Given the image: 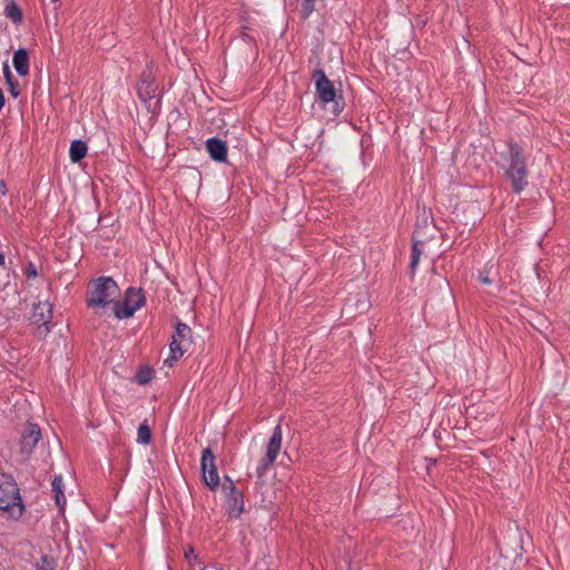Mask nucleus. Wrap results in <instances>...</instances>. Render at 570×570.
I'll list each match as a JSON object with an SVG mask.
<instances>
[{"label": "nucleus", "instance_id": "cd10ccee", "mask_svg": "<svg viewBox=\"0 0 570 570\" xmlns=\"http://www.w3.org/2000/svg\"><path fill=\"white\" fill-rule=\"evenodd\" d=\"M24 274L28 278H35L38 275L37 268L33 263H29L24 269Z\"/></svg>", "mask_w": 570, "mask_h": 570}, {"label": "nucleus", "instance_id": "39448f33", "mask_svg": "<svg viewBox=\"0 0 570 570\" xmlns=\"http://www.w3.org/2000/svg\"><path fill=\"white\" fill-rule=\"evenodd\" d=\"M283 441V433L281 425L274 428L273 434L266 448V455L262 459L259 465L256 469L258 478H263L266 471L272 466L281 451Z\"/></svg>", "mask_w": 570, "mask_h": 570}, {"label": "nucleus", "instance_id": "393cba45", "mask_svg": "<svg viewBox=\"0 0 570 570\" xmlns=\"http://www.w3.org/2000/svg\"><path fill=\"white\" fill-rule=\"evenodd\" d=\"M6 16L10 18L12 21L18 22L21 20L20 9L14 4L10 3L6 7Z\"/></svg>", "mask_w": 570, "mask_h": 570}, {"label": "nucleus", "instance_id": "bb28decb", "mask_svg": "<svg viewBox=\"0 0 570 570\" xmlns=\"http://www.w3.org/2000/svg\"><path fill=\"white\" fill-rule=\"evenodd\" d=\"M185 558L187 559L191 567H195V562L198 560L193 548H188L185 551Z\"/></svg>", "mask_w": 570, "mask_h": 570}, {"label": "nucleus", "instance_id": "ddd939ff", "mask_svg": "<svg viewBox=\"0 0 570 570\" xmlns=\"http://www.w3.org/2000/svg\"><path fill=\"white\" fill-rule=\"evenodd\" d=\"M137 90H138L139 97L145 101L148 99H151L154 97L156 86L154 85V82L150 79V72L148 75H146V73L142 75V77L138 83Z\"/></svg>", "mask_w": 570, "mask_h": 570}, {"label": "nucleus", "instance_id": "dca6fc26", "mask_svg": "<svg viewBox=\"0 0 570 570\" xmlns=\"http://www.w3.org/2000/svg\"><path fill=\"white\" fill-rule=\"evenodd\" d=\"M87 145L82 140H73L70 145L69 157L72 163H78L87 155Z\"/></svg>", "mask_w": 570, "mask_h": 570}, {"label": "nucleus", "instance_id": "20e7f679", "mask_svg": "<svg viewBox=\"0 0 570 570\" xmlns=\"http://www.w3.org/2000/svg\"><path fill=\"white\" fill-rule=\"evenodd\" d=\"M145 303V295L141 289L129 287L125 293L124 302H116L112 313L118 320L131 317Z\"/></svg>", "mask_w": 570, "mask_h": 570}, {"label": "nucleus", "instance_id": "f3484780", "mask_svg": "<svg viewBox=\"0 0 570 570\" xmlns=\"http://www.w3.org/2000/svg\"><path fill=\"white\" fill-rule=\"evenodd\" d=\"M176 340L183 341V345H190L191 343V330L185 323L178 322L176 331L173 334Z\"/></svg>", "mask_w": 570, "mask_h": 570}, {"label": "nucleus", "instance_id": "7ed1b4c3", "mask_svg": "<svg viewBox=\"0 0 570 570\" xmlns=\"http://www.w3.org/2000/svg\"><path fill=\"white\" fill-rule=\"evenodd\" d=\"M0 510L6 511L14 520L20 519L24 512L18 484L7 473H0Z\"/></svg>", "mask_w": 570, "mask_h": 570}, {"label": "nucleus", "instance_id": "6ab92c4d", "mask_svg": "<svg viewBox=\"0 0 570 570\" xmlns=\"http://www.w3.org/2000/svg\"><path fill=\"white\" fill-rule=\"evenodd\" d=\"M3 73H4V78H6V81L9 86V91L10 94L16 98L20 95V88H19V83L18 81L13 78L11 71H10V68L7 63H4L3 66Z\"/></svg>", "mask_w": 570, "mask_h": 570}, {"label": "nucleus", "instance_id": "a211bd4d", "mask_svg": "<svg viewBox=\"0 0 570 570\" xmlns=\"http://www.w3.org/2000/svg\"><path fill=\"white\" fill-rule=\"evenodd\" d=\"M423 242L420 239V233L416 230L413 234V246H412V259H411V268L412 271L416 267L420 261V256L422 254V246Z\"/></svg>", "mask_w": 570, "mask_h": 570}, {"label": "nucleus", "instance_id": "6e6552de", "mask_svg": "<svg viewBox=\"0 0 570 570\" xmlns=\"http://www.w3.org/2000/svg\"><path fill=\"white\" fill-rule=\"evenodd\" d=\"M312 79L315 82L316 94L321 102L326 105L335 100L336 92L334 85L322 69L314 70Z\"/></svg>", "mask_w": 570, "mask_h": 570}, {"label": "nucleus", "instance_id": "423d86ee", "mask_svg": "<svg viewBox=\"0 0 570 570\" xmlns=\"http://www.w3.org/2000/svg\"><path fill=\"white\" fill-rule=\"evenodd\" d=\"M222 488L226 495L228 515L234 519L239 518L244 511L243 493L228 476L225 478Z\"/></svg>", "mask_w": 570, "mask_h": 570}, {"label": "nucleus", "instance_id": "473e14b6", "mask_svg": "<svg viewBox=\"0 0 570 570\" xmlns=\"http://www.w3.org/2000/svg\"><path fill=\"white\" fill-rule=\"evenodd\" d=\"M4 264V255L0 253V266Z\"/></svg>", "mask_w": 570, "mask_h": 570}, {"label": "nucleus", "instance_id": "aec40b11", "mask_svg": "<svg viewBox=\"0 0 570 570\" xmlns=\"http://www.w3.org/2000/svg\"><path fill=\"white\" fill-rule=\"evenodd\" d=\"M316 0H297L299 16L302 19H307L315 9Z\"/></svg>", "mask_w": 570, "mask_h": 570}, {"label": "nucleus", "instance_id": "b1692460", "mask_svg": "<svg viewBox=\"0 0 570 570\" xmlns=\"http://www.w3.org/2000/svg\"><path fill=\"white\" fill-rule=\"evenodd\" d=\"M239 22L242 24L243 35L246 36V31L250 30L252 18L247 9H242L239 12Z\"/></svg>", "mask_w": 570, "mask_h": 570}, {"label": "nucleus", "instance_id": "c85d7f7f", "mask_svg": "<svg viewBox=\"0 0 570 570\" xmlns=\"http://www.w3.org/2000/svg\"><path fill=\"white\" fill-rule=\"evenodd\" d=\"M361 296H362V298H360V299L357 301V304H358V306H357V307H358L361 311H364V309H366V307H367V299H366V295H365V294H362Z\"/></svg>", "mask_w": 570, "mask_h": 570}, {"label": "nucleus", "instance_id": "9d476101", "mask_svg": "<svg viewBox=\"0 0 570 570\" xmlns=\"http://www.w3.org/2000/svg\"><path fill=\"white\" fill-rule=\"evenodd\" d=\"M205 146L213 160L217 163H225L227 160V145L224 140L212 137L206 140Z\"/></svg>", "mask_w": 570, "mask_h": 570}, {"label": "nucleus", "instance_id": "0eeeda50", "mask_svg": "<svg viewBox=\"0 0 570 570\" xmlns=\"http://www.w3.org/2000/svg\"><path fill=\"white\" fill-rule=\"evenodd\" d=\"M202 473L205 484L214 490L219 485V475L216 468V458L209 448L202 452Z\"/></svg>", "mask_w": 570, "mask_h": 570}, {"label": "nucleus", "instance_id": "412c9836", "mask_svg": "<svg viewBox=\"0 0 570 570\" xmlns=\"http://www.w3.org/2000/svg\"><path fill=\"white\" fill-rule=\"evenodd\" d=\"M137 441L141 444H149L151 441V431L146 422L141 423L138 428Z\"/></svg>", "mask_w": 570, "mask_h": 570}, {"label": "nucleus", "instance_id": "f257e3e1", "mask_svg": "<svg viewBox=\"0 0 570 570\" xmlns=\"http://www.w3.org/2000/svg\"><path fill=\"white\" fill-rule=\"evenodd\" d=\"M120 288L111 277H99L94 281L87 292V305L98 316L107 314V307L118 302Z\"/></svg>", "mask_w": 570, "mask_h": 570}, {"label": "nucleus", "instance_id": "2f4dec72", "mask_svg": "<svg viewBox=\"0 0 570 570\" xmlns=\"http://www.w3.org/2000/svg\"><path fill=\"white\" fill-rule=\"evenodd\" d=\"M202 570H223V569L212 566V567H205Z\"/></svg>", "mask_w": 570, "mask_h": 570}, {"label": "nucleus", "instance_id": "a878e982", "mask_svg": "<svg viewBox=\"0 0 570 570\" xmlns=\"http://www.w3.org/2000/svg\"><path fill=\"white\" fill-rule=\"evenodd\" d=\"M151 380L150 371H141L137 375V381L139 384H146Z\"/></svg>", "mask_w": 570, "mask_h": 570}, {"label": "nucleus", "instance_id": "5701e85b", "mask_svg": "<svg viewBox=\"0 0 570 570\" xmlns=\"http://www.w3.org/2000/svg\"><path fill=\"white\" fill-rule=\"evenodd\" d=\"M495 268V264L492 263V262H489L484 269L482 272H480L479 274V279L485 284V285H491L493 283V279L490 277V273L491 271Z\"/></svg>", "mask_w": 570, "mask_h": 570}, {"label": "nucleus", "instance_id": "1a4fd4ad", "mask_svg": "<svg viewBox=\"0 0 570 570\" xmlns=\"http://www.w3.org/2000/svg\"><path fill=\"white\" fill-rule=\"evenodd\" d=\"M41 438L40 428L37 424L29 423L19 441V454L22 460H27Z\"/></svg>", "mask_w": 570, "mask_h": 570}, {"label": "nucleus", "instance_id": "4468645a", "mask_svg": "<svg viewBox=\"0 0 570 570\" xmlns=\"http://www.w3.org/2000/svg\"><path fill=\"white\" fill-rule=\"evenodd\" d=\"M52 492L55 493V501L59 511L62 513L66 505V497L63 494V482L61 475H56L51 483Z\"/></svg>", "mask_w": 570, "mask_h": 570}, {"label": "nucleus", "instance_id": "f8f14e48", "mask_svg": "<svg viewBox=\"0 0 570 570\" xmlns=\"http://www.w3.org/2000/svg\"><path fill=\"white\" fill-rule=\"evenodd\" d=\"M16 71L20 76H27L29 72V56L26 49H19L13 53L12 59Z\"/></svg>", "mask_w": 570, "mask_h": 570}, {"label": "nucleus", "instance_id": "72a5a7b5", "mask_svg": "<svg viewBox=\"0 0 570 570\" xmlns=\"http://www.w3.org/2000/svg\"><path fill=\"white\" fill-rule=\"evenodd\" d=\"M52 2H57L58 0H51Z\"/></svg>", "mask_w": 570, "mask_h": 570}, {"label": "nucleus", "instance_id": "4be33fe9", "mask_svg": "<svg viewBox=\"0 0 570 570\" xmlns=\"http://www.w3.org/2000/svg\"><path fill=\"white\" fill-rule=\"evenodd\" d=\"M37 570H55L56 561L53 558L48 556H42L40 560L36 564Z\"/></svg>", "mask_w": 570, "mask_h": 570}, {"label": "nucleus", "instance_id": "9b49d317", "mask_svg": "<svg viewBox=\"0 0 570 570\" xmlns=\"http://www.w3.org/2000/svg\"><path fill=\"white\" fill-rule=\"evenodd\" d=\"M52 318V306L46 301H40L33 305L30 320L35 324H47Z\"/></svg>", "mask_w": 570, "mask_h": 570}, {"label": "nucleus", "instance_id": "2eb2a0df", "mask_svg": "<svg viewBox=\"0 0 570 570\" xmlns=\"http://www.w3.org/2000/svg\"><path fill=\"white\" fill-rule=\"evenodd\" d=\"M189 345H183V341L176 340L174 336L171 337V342L169 345L170 355L165 361V363H168L169 366L173 365V361H177L179 357L183 356V354L187 351Z\"/></svg>", "mask_w": 570, "mask_h": 570}, {"label": "nucleus", "instance_id": "7c9ffc66", "mask_svg": "<svg viewBox=\"0 0 570 570\" xmlns=\"http://www.w3.org/2000/svg\"><path fill=\"white\" fill-rule=\"evenodd\" d=\"M351 308H352V305H351V298H350V299L346 302V304H345V306H344L343 311L350 312V311H351Z\"/></svg>", "mask_w": 570, "mask_h": 570}, {"label": "nucleus", "instance_id": "c756f323", "mask_svg": "<svg viewBox=\"0 0 570 570\" xmlns=\"http://www.w3.org/2000/svg\"><path fill=\"white\" fill-rule=\"evenodd\" d=\"M3 105H4V97H3L2 90L0 89V110L2 109Z\"/></svg>", "mask_w": 570, "mask_h": 570}, {"label": "nucleus", "instance_id": "f03ea898", "mask_svg": "<svg viewBox=\"0 0 570 570\" xmlns=\"http://www.w3.org/2000/svg\"><path fill=\"white\" fill-rule=\"evenodd\" d=\"M507 160L505 173L515 193H521L528 185V169L523 150L518 145H509L504 154Z\"/></svg>", "mask_w": 570, "mask_h": 570}]
</instances>
